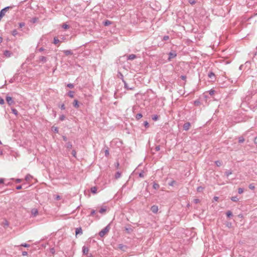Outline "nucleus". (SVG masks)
<instances>
[{"instance_id": "5fc2aeb1", "label": "nucleus", "mask_w": 257, "mask_h": 257, "mask_svg": "<svg viewBox=\"0 0 257 257\" xmlns=\"http://www.w3.org/2000/svg\"><path fill=\"white\" fill-rule=\"evenodd\" d=\"M31 177V176H30V175H27V176L26 177V180H29Z\"/></svg>"}, {"instance_id": "338daca9", "label": "nucleus", "mask_w": 257, "mask_h": 257, "mask_svg": "<svg viewBox=\"0 0 257 257\" xmlns=\"http://www.w3.org/2000/svg\"><path fill=\"white\" fill-rule=\"evenodd\" d=\"M4 182V180L3 179H0V184L3 183Z\"/></svg>"}, {"instance_id": "c9c22d12", "label": "nucleus", "mask_w": 257, "mask_h": 257, "mask_svg": "<svg viewBox=\"0 0 257 257\" xmlns=\"http://www.w3.org/2000/svg\"><path fill=\"white\" fill-rule=\"evenodd\" d=\"M65 116L64 115H61L59 117L60 120L61 121L64 120L65 119Z\"/></svg>"}, {"instance_id": "680f3d73", "label": "nucleus", "mask_w": 257, "mask_h": 257, "mask_svg": "<svg viewBox=\"0 0 257 257\" xmlns=\"http://www.w3.org/2000/svg\"><path fill=\"white\" fill-rule=\"evenodd\" d=\"M254 142L255 144H257V137L254 138Z\"/></svg>"}, {"instance_id": "5701e85b", "label": "nucleus", "mask_w": 257, "mask_h": 257, "mask_svg": "<svg viewBox=\"0 0 257 257\" xmlns=\"http://www.w3.org/2000/svg\"><path fill=\"white\" fill-rule=\"evenodd\" d=\"M111 24V22L109 20H106L104 22V25L106 26H109Z\"/></svg>"}, {"instance_id": "864d4df0", "label": "nucleus", "mask_w": 257, "mask_h": 257, "mask_svg": "<svg viewBox=\"0 0 257 257\" xmlns=\"http://www.w3.org/2000/svg\"><path fill=\"white\" fill-rule=\"evenodd\" d=\"M28 254L27 252V251H23L22 252V255L23 256H25V255H27Z\"/></svg>"}, {"instance_id": "f3484780", "label": "nucleus", "mask_w": 257, "mask_h": 257, "mask_svg": "<svg viewBox=\"0 0 257 257\" xmlns=\"http://www.w3.org/2000/svg\"><path fill=\"white\" fill-rule=\"evenodd\" d=\"M120 176H121V173L119 172H117L115 175V178L116 179H117L119 178L120 177Z\"/></svg>"}, {"instance_id": "393cba45", "label": "nucleus", "mask_w": 257, "mask_h": 257, "mask_svg": "<svg viewBox=\"0 0 257 257\" xmlns=\"http://www.w3.org/2000/svg\"><path fill=\"white\" fill-rule=\"evenodd\" d=\"M66 147L67 149H70L72 147V145L70 142H68L66 144Z\"/></svg>"}, {"instance_id": "f8f14e48", "label": "nucleus", "mask_w": 257, "mask_h": 257, "mask_svg": "<svg viewBox=\"0 0 257 257\" xmlns=\"http://www.w3.org/2000/svg\"><path fill=\"white\" fill-rule=\"evenodd\" d=\"M137 57L135 54H130L127 56L128 60H134Z\"/></svg>"}, {"instance_id": "a211bd4d", "label": "nucleus", "mask_w": 257, "mask_h": 257, "mask_svg": "<svg viewBox=\"0 0 257 257\" xmlns=\"http://www.w3.org/2000/svg\"><path fill=\"white\" fill-rule=\"evenodd\" d=\"M160 187V185L158 184V183H154V184H153V188L155 189H158Z\"/></svg>"}, {"instance_id": "bb28decb", "label": "nucleus", "mask_w": 257, "mask_h": 257, "mask_svg": "<svg viewBox=\"0 0 257 257\" xmlns=\"http://www.w3.org/2000/svg\"><path fill=\"white\" fill-rule=\"evenodd\" d=\"M38 19L36 17L33 18L31 20V22L32 23H35L36 22H37Z\"/></svg>"}, {"instance_id": "dca6fc26", "label": "nucleus", "mask_w": 257, "mask_h": 257, "mask_svg": "<svg viewBox=\"0 0 257 257\" xmlns=\"http://www.w3.org/2000/svg\"><path fill=\"white\" fill-rule=\"evenodd\" d=\"M97 188L96 187H93L91 188V191L92 193L95 194L97 192Z\"/></svg>"}, {"instance_id": "ddd939ff", "label": "nucleus", "mask_w": 257, "mask_h": 257, "mask_svg": "<svg viewBox=\"0 0 257 257\" xmlns=\"http://www.w3.org/2000/svg\"><path fill=\"white\" fill-rule=\"evenodd\" d=\"M63 53L66 55H72L73 54V53L71 51V50H64L63 51Z\"/></svg>"}, {"instance_id": "f257e3e1", "label": "nucleus", "mask_w": 257, "mask_h": 257, "mask_svg": "<svg viewBox=\"0 0 257 257\" xmlns=\"http://www.w3.org/2000/svg\"><path fill=\"white\" fill-rule=\"evenodd\" d=\"M109 225L106 226L105 228L102 229L99 232V235L101 237H103L109 231Z\"/></svg>"}, {"instance_id": "1a4fd4ad", "label": "nucleus", "mask_w": 257, "mask_h": 257, "mask_svg": "<svg viewBox=\"0 0 257 257\" xmlns=\"http://www.w3.org/2000/svg\"><path fill=\"white\" fill-rule=\"evenodd\" d=\"M75 233H76V235L82 234V228L81 227H78V228H76Z\"/></svg>"}, {"instance_id": "473e14b6", "label": "nucleus", "mask_w": 257, "mask_h": 257, "mask_svg": "<svg viewBox=\"0 0 257 257\" xmlns=\"http://www.w3.org/2000/svg\"><path fill=\"white\" fill-rule=\"evenodd\" d=\"M232 174V172L231 171H227L225 172V175L228 177L229 175H231Z\"/></svg>"}, {"instance_id": "9b49d317", "label": "nucleus", "mask_w": 257, "mask_h": 257, "mask_svg": "<svg viewBox=\"0 0 257 257\" xmlns=\"http://www.w3.org/2000/svg\"><path fill=\"white\" fill-rule=\"evenodd\" d=\"M122 81L124 83L125 88H126L128 90H133L134 89V87H129L128 84L126 83V82L123 79H122Z\"/></svg>"}, {"instance_id": "774afa93", "label": "nucleus", "mask_w": 257, "mask_h": 257, "mask_svg": "<svg viewBox=\"0 0 257 257\" xmlns=\"http://www.w3.org/2000/svg\"><path fill=\"white\" fill-rule=\"evenodd\" d=\"M87 257H93V256L91 254H90L87 256Z\"/></svg>"}, {"instance_id": "aec40b11", "label": "nucleus", "mask_w": 257, "mask_h": 257, "mask_svg": "<svg viewBox=\"0 0 257 257\" xmlns=\"http://www.w3.org/2000/svg\"><path fill=\"white\" fill-rule=\"evenodd\" d=\"M68 96L71 97V98H73L74 97V92L73 91H70L68 93Z\"/></svg>"}, {"instance_id": "09e8293b", "label": "nucleus", "mask_w": 257, "mask_h": 257, "mask_svg": "<svg viewBox=\"0 0 257 257\" xmlns=\"http://www.w3.org/2000/svg\"><path fill=\"white\" fill-rule=\"evenodd\" d=\"M4 103H5L4 100L3 98H0V104H4Z\"/></svg>"}, {"instance_id": "4d7b16f0", "label": "nucleus", "mask_w": 257, "mask_h": 257, "mask_svg": "<svg viewBox=\"0 0 257 257\" xmlns=\"http://www.w3.org/2000/svg\"><path fill=\"white\" fill-rule=\"evenodd\" d=\"M16 189L18 190H20V189H22V186L19 185V186H17Z\"/></svg>"}, {"instance_id": "052dcab7", "label": "nucleus", "mask_w": 257, "mask_h": 257, "mask_svg": "<svg viewBox=\"0 0 257 257\" xmlns=\"http://www.w3.org/2000/svg\"><path fill=\"white\" fill-rule=\"evenodd\" d=\"M21 181H22V180H21V179H17L16 180V182H17V183H20V182H21Z\"/></svg>"}, {"instance_id": "69168bd1", "label": "nucleus", "mask_w": 257, "mask_h": 257, "mask_svg": "<svg viewBox=\"0 0 257 257\" xmlns=\"http://www.w3.org/2000/svg\"><path fill=\"white\" fill-rule=\"evenodd\" d=\"M139 175H140V177H144V174H143V173H140Z\"/></svg>"}, {"instance_id": "6e6552de", "label": "nucleus", "mask_w": 257, "mask_h": 257, "mask_svg": "<svg viewBox=\"0 0 257 257\" xmlns=\"http://www.w3.org/2000/svg\"><path fill=\"white\" fill-rule=\"evenodd\" d=\"M151 210L153 213H157L158 210V206L156 205H153L151 207Z\"/></svg>"}, {"instance_id": "37998d69", "label": "nucleus", "mask_w": 257, "mask_h": 257, "mask_svg": "<svg viewBox=\"0 0 257 257\" xmlns=\"http://www.w3.org/2000/svg\"><path fill=\"white\" fill-rule=\"evenodd\" d=\"M12 112L13 113H14L16 115H17V114H18V111L15 108L12 109Z\"/></svg>"}, {"instance_id": "412c9836", "label": "nucleus", "mask_w": 257, "mask_h": 257, "mask_svg": "<svg viewBox=\"0 0 257 257\" xmlns=\"http://www.w3.org/2000/svg\"><path fill=\"white\" fill-rule=\"evenodd\" d=\"M231 200L233 202H237L238 198L236 196H233L231 198Z\"/></svg>"}, {"instance_id": "20e7f679", "label": "nucleus", "mask_w": 257, "mask_h": 257, "mask_svg": "<svg viewBox=\"0 0 257 257\" xmlns=\"http://www.w3.org/2000/svg\"><path fill=\"white\" fill-rule=\"evenodd\" d=\"M89 251V248L86 246H83L82 248L83 254L84 255H87Z\"/></svg>"}, {"instance_id": "9d476101", "label": "nucleus", "mask_w": 257, "mask_h": 257, "mask_svg": "<svg viewBox=\"0 0 257 257\" xmlns=\"http://www.w3.org/2000/svg\"><path fill=\"white\" fill-rule=\"evenodd\" d=\"M4 54L6 57H10L12 55V53L8 50H6L4 51Z\"/></svg>"}, {"instance_id": "c756f323", "label": "nucleus", "mask_w": 257, "mask_h": 257, "mask_svg": "<svg viewBox=\"0 0 257 257\" xmlns=\"http://www.w3.org/2000/svg\"><path fill=\"white\" fill-rule=\"evenodd\" d=\"M12 35L14 36H16V35H17L18 34V31H17V30H14L13 31H12Z\"/></svg>"}, {"instance_id": "8fccbe9b", "label": "nucleus", "mask_w": 257, "mask_h": 257, "mask_svg": "<svg viewBox=\"0 0 257 257\" xmlns=\"http://www.w3.org/2000/svg\"><path fill=\"white\" fill-rule=\"evenodd\" d=\"M144 125L145 126V127H147L149 126V123L146 121L144 122Z\"/></svg>"}, {"instance_id": "f03ea898", "label": "nucleus", "mask_w": 257, "mask_h": 257, "mask_svg": "<svg viewBox=\"0 0 257 257\" xmlns=\"http://www.w3.org/2000/svg\"><path fill=\"white\" fill-rule=\"evenodd\" d=\"M177 56V54L175 52H170L169 53L168 61H171L172 59L175 58Z\"/></svg>"}, {"instance_id": "58836bf2", "label": "nucleus", "mask_w": 257, "mask_h": 257, "mask_svg": "<svg viewBox=\"0 0 257 257\" xmlns=\"http://www.w3.org/2000/svg\"><path fill=\"white\" fill-rule=\"evenodd\" d=\"M67 87L70 88H73L74 87V85L73 84L69 83L67 84Z\"/></svg>"}, {"instance_id": "b1692460", "label": "nucleus", "mask_w": 257, "mask_h": 257, "mask_svg": "<svg viewBox=\"0 0 257 257\" xmlns=\"http://www.w3.org/2000/svg\"><path fill=\"white\" fill-rule=\"evenodd\" d=\"M226 215L228 217H230L233 216L232 213L230 211H228L226 212Z\"/></svg>"}, {"instance_id": "e2e57ef3", "label": "nucleus", "mask_w": 257, "mask_h": 257, "mask_svg": "<svg viewBox=\"0 0 257 257\" xmlns=\"http://www.w3.org/2000/svg\"><path fill=\"white\" fill-rule=\"evenodd\" d=\"M181 78L183 80H184V79H186V76H183V75H182V76H181Z\"/></svg>"}, {"instance_id": "ea45409f", "label": "nucleus", "mask_w": 257, "mask_h": 257, "mask_svg": "<svg viewBox=\"0 0 257 257\" xmlns=\"http://www.w3.org/2000/svg\"><path fill=\"white\" fill-rule=\"evenodd\" d=\"M160 150V146H157L155 147V151H156V152L159 151Z\"/></svg>"}, {"instance_id": "bf43d9fd", "label": "nucleus", "mask_w": 257, "mask_h": 257, "mask_svg": "<svg viewBox=\"0 0 257 257\" xmlns=\"http://www.w3.org/2000/svg\"><path fill=\"white\" fill-rule=\"evenodd\" d=\"M38 50H39V52H42V51H43L44 50V49L43 47H41Z\"/></svg>"}, {"instance_id": "a19ab883", "label": "nucleus", "mask_w": 257, "mask_h": 257, "mask_svg": "<svg viewBox=\"0 0 257 257\" xmlns=\"http://www.w3.org/2000/svg\"><path fill=\"white\" fill-rule=\"evenodd\" d=\"M125 230L128 232L130 233L132 231V229L131 228H125Z\"/></svg>"}, {"instance_id": "c03bdc74", "label": "nucleus", "mask_w": 257, "mask_h": 257, "mask_svg": "<svg viewBox=\"0 0 257 257\" xmlns=\"http://www.w3.org/2000/svg\"><path fill=\"white\" fill-rule=\"evenodd\" d=\"M200 202V200L199 199H194L193 200V202L195 204H197L198 203H199Z\"/></svg>"}, {"instance_id": "3c124183", "label": "nucleus", "mask_w": 257, "mask_h": 257, "mask_svg": "<svg viewBox=\"0 0 257 257\" xmlns=\"http://www.w3.org/2000/svg\"><path fill=\"white\" fill-rule=\"evenodd\" d=\"M95 214V211L94 210H92L90 215L93 216Z\"/></svg>"}, {"instance_id": "0eeeda50", "label": "nucleus", "mask_w": 257, "mask_h": 257, "mask_svg": "<svg viewBox=\"0 0 257 257\" xmlns=\"http://www.w3.org/2000/svg\"><path fill=\"white\" fill-rule=\"evenodd\" d=\"M190 127V123L189 122H186L183 125V129L185 131H188Z\"/></svg>"}, {"instance_id": "4468645a", "label": "nucleus", "mask_w": 257, "mask_h": 257, "mask_svg": "<svg viewBox=\"0 0 257 257\" xmlns=\"http://www.w3.org/2000/svg\"><path fill=\"white\" fill-rule=\"evenodd\" d=\"M73 106L75 108L79 107L78 101L77 100L75 99L73 102Z\"/></svg>"}, {"instance_id": "72a5a7b5", "label": "nucleus", "mask_w": 257, "mask_h": 257, "mask_svg": "<svg viewBox=\"0 0 257 257\" xmlns=\"http://www.w3.org/2000/svg\"><path fill=\"white\" fill-rule=\"evenodd\" d=\"M21 246H24V247H29L30 245L29 244H27V243H22L21 244Z\"/></svg>"}, {"instance_id": "cd10ccee", "label": "nucleus", "mask_w": 257, "mask_h": 257, "mask_svg": "<svg viewBox=\"0 0 257 257\" xmlns=\"http://www.w3.org/2000/svg\"><path fill=\"white\" fill-rule=\"evenodd\" d=\"M62 27L64 29H68L69 28V26L67 25L66 24H63Z\"/></svg>"}, {"instance_id": "2f4dec72", "label": "nucleus", "mask_w": 257, "mask_h": 257, "mask_svg": "<svg viewBox=\"0 0 257 257\" xmlns=\"http://www.w3.org/2000/svg\"><path fill=\"white\" fill-rule=\"evenodd\" d=\"M176 184V182L174 180H173V181H171L170 183H169V185L171 186H174Z\"/></svg>"}, {"instance_id": "4c0bfd02", "label": "nucleus", "mask_w": 257, "mask_h": 257, "mask_svg": "<svg viewBox=\"0 0 257 257\" xmlns=\"http://www.w3.org/2000/svg\"><path fill=\"white\" fill-rule=\"evenodd\" d=\"M19 27H20V28H22V27H23L24 26H25V23L22 22V23H20L19 24Z\"/></svg>"}, {"instance_id": "c85d7f7f", "label": "nucleus", "mask_w": 257, "mask_h": 257, "mask_svg": "<svg viewBox=\"0 0 257 257\" xmlns=\"http://www.w3.org/2000/svg\"><path fill=\"white\" fill-rule=\"evenodd\" d=\"M215 163L218 167H219L222 165V162L220 161H216L215 162Z\"/></svg>"}, {"instance_id": "603ef678", "label": "nucleus", "mask_w": 257, "mask_h": 257, "mask_svg": "<svg viewBox=\"0 0 257 257\" xmlns=\"http://www.w3.org/2000/svg\"><path fill=\"white\" fill-rule=\"evenodd\" d=\"M199 103H200V102L198 100H196L194 101V104L195 105H199Z\"/></svg>"}, {"instance_id": "de8ad7c7", "label": "nucleus", "mask_w": 257, "mask_h": 257, "mask_svg": "<svg viewBox=\"0 0 257 257\" xmlns=\"http://www.w3.org/2000/svg\"><path fill=\"white\" fill-rule=\"evenodd\" d=\"M72 155H73V156H74V157H76V152L75 150H73L72 152Z\"/></svg>"}, {"instance_id": "13d9d810", "label": "nucleus", "mask_w": 257, "mask_h": 257, "mask_svg": "<svg viewBox=\"0 0 257 257\" xmlns=\"http://www.w3.org/2000/svg\"><path fill=\"white\" fill-rule=\"evenodd\" d=\"M158 119V116L157 115L156 116H154L153 117V120H157Z\"/></svg>"}, {"instance_id": "49530a36", "label": "nucleus", "mask_w": 257, "mask_h": 257, "mask_svg": "<svg viewBox=\"0 0 257 257\" xmlns=\"http://www.w3.org/2000/svg\"><path fill=\"white\" fill-rule=\"evenodd\" d=\"M198 192H201L203 190V188L201 187H198L197 189Z\"/></svg>"}, {"instance_id": "e433bc0d", "label": "nucleus", "mask_w": 257, "mask_h": 257, "mask_svg": "<svg viewBox=\"0 0 257 257\" xmlns=\"http://www.w3.org/2000/svg\"><path fill=\"white\" fill-rule=\"evenodd\" d=\"M249 188L251 190H253L254 189V186L252 184H251L248 186Z\"/></svg>"}, {"instance_id": "39448f33", "label": "nucleus", "mask_w": 257, "mask_h": 257, "mask_svg": "<svg viewBox=\"0 0 257 257\" xmlns=\"http://www.w3.org/2000/svg\"><path fill=\"white\" fill-rule=\"evenodd\" d=\"M47 61V58L46 57L43 56H41L39 57V61L40 62H42L43 63H44L46 62Z\"/></svg>"}, {"instance_id": "f704fd0d", "label": "nucleus", "mask_w": 257, "mask_h": 257, "mask_svg": "<svg viewBox=\"0 0 257 257\" xmlns=\"http://www.w3.org/2000/svg\"><path fill=\"white\" fill-rule=\"evenodd\" d=\"M238 192L239 194H242L243 192V189L241 188H239L238 189Z\"/></svg>"}, {"instance_id": "a18cd8bd", "label": "nucleus", "mask_w": 257, "mask_h": 257, "mask_svg": "<svg viewBox=\"0 0 257 257\" xmlns=\"http://www.w3.org/2000/svg\"><path fill=\"white\" fill-rule=\"evenodd\" d=\"M60 107L61 109L64 110L65 109V106L64 104H62L60 106Z\"/></svg>"}, {"instance_id": "a878e982", "label": "nucleus", "mask_w": 257, "mask_h": 257, "mask_svg": "<svg viewBox=\"0 0 257 257\" xmlns=\"http://www.w3.org/2000/svg\"><path fill=\"white\" fill-rule=\"evenodd\" d=\"M143 116L142 114L141 113H138L136 116V118L137 119H140L141 118H142Z\"/></svg>"}, {"instance_id": "79ce46f5", "label": "nucleus", "mask_w": 257, "mask_h": 257, "mask_svg": "<svg viewBox=\"0 0 257 257\" xmlns=\"http://www.w3.org/2000/svg\"><path fill=\"white\" fill-rule=\"evenodd\" d=\"M169 39V37L168 36H165L163 37V40L164 41H167Z\"/></svg>"}, {"instance_id": "7ed1b4c3", "label": "nucleus", "mask_w": 257, "mask_h": 257, "mask_svg": "<svg viewBox=\"0 0 257 257\" xmlns=\"http://www.w3.org/2000/svg\"><path fill=\"white\" fill-rule=\"evenodd\" d=\"M6 101L9 105H11L14 104V101H13L12 98L10 96H7L6 97Z\"/></svg>"}, {"instance_id": "423d86ee", "label": "nucleus", "mask_w": 257, "mask_h": 257, "mask_svg": "<svg viewBox=\"0 0 257 257\" xmlns=\"http://www.w3.org/2000/svg\"><path fill=\"white\" fill-rule=\"evenodd\" d=\"M31 214L34 217L36 216L38 214V209L36 208H33L31 210Z\"/></svg>"}, {"instance_id": "2eb2a0df", "label": "nucleus", "mask_w": 257, "mask_h": 257, "mask_svg": "<svg viewBox=\"0 0 257 257\" xmlns=\"http://www.w3.org/2000/svg\"><path fill=\"white\" fill-rule=\"evenodd\" d=\"M208 77L211 78V79H212V78H215V74L214 73H213L212 72H210L208 73Z\"/></svg>"}, {"instance_id": "7c9ffc66", "label": "nucleus", "mask_w": 257, "mask_h": 257, "mask_svg": "<svg viewBox=\"0 0 257 257\" xmlns=\"http://www.w3.org/2000/svg\"><path fill=\"white\" fill-rule=\"evenodd\" d=\"M60 42L59 40L56 38V37H55L54 38V44H58L59 42Z\"/></svg>"}, {"instance_id": "6ab92c4d", "label": "nucleus", "mask_w": 257, "mask_h": 257, "mask_svg": "<svg viewBox=\"0 0 257 257\" xmlns=\"http://www.w3.org/2000/svg\"><path fill=\"white\" fill-rule=\"evenodd\" d=\"M244 141V139L243 137L241 136L239 137L238 138V143H242Z\"/></svg>"}, {"instance_id": "6e6d98bb", "label": "nucleus", "mask_w": 257, "mask_h": 257, "mask_svg": "<svg viewBox=\"0 0 257 257\" xmlns=\"http://www.w3.org/2000/svg\"><path fill=\"white\" fill-rule=\"evenodd\" d=\"M105 155L106 156L109 155V151H108V150H105Z\"/></svg>"}, {"instance_id": "0e129e2a", "label": "nucleus", "mask_w": 257, "mask_h": 257, "mask_svg": "<svg viewBox=\"0 0 257 257\" xmlns=\"http://www.w3.org/2000/svg\"><path fill=\"white\" fill-rule=\"evenodd\" d=\"M214 199L215 200V201H217L218 199V197H216V196H215L214 197Z\"/></svg>"}, {"instance_id": "4be33fe9", "label": "nucleus", "mask_w": 257, "mask_h": 257, "mask_svg": "<svg viewBox=\"0 0 257 257\" xmlns=\"http://www.w3.org/2000/svg\"><path fill=\"white\" fill-rule=\"evenodd\" d=\"M106 209L105 207H103V208H101L99 212L100 213H104L106 212Z\"/></svg>"}]
</instances>
